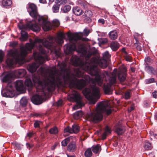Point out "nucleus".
<instances>
[{
    "mask_svg": "<svg viewBox=\"0 0 157 157\" xmlns=\"http://www.w3.org/2000/svg\"><path fill=\"white\" fill-rule=\"evenodd\" d=\"M70 60L73 65L79 67L74 68V73H71V69L66 67L67 65L65 63H58V66L59 67L62 72L58 75L56 78L52 71L48 77L42 80L35 77V79L33 78V82L38 84L44 93H45L46 91L49 92L53 91L55 89L56 83L60 86L63 82L65 83L69 82V86L71 88L81 90L89 83L91 80L88 75L86 76L84 78L85 80H79L76 78V77L83 76L85 71L91 76H95L93 82L94 84L97 83L99 86L102 85L103 78L101 77V73L98 67L99 60L97 58H92L90 61V63L84 62L81 58L74 55L72 56Z\"/></svg>",
    "mask_w": 157,
    "mask_h": 157,
    "instance_id": "1",
    "label": "nucleus"
},
{
    "mask_svg": "<svg viewBox=\"0 0 157 157\" xmlns=\"http://www.w3.org/2000/svg\"><path fill=\"white\" fill-rule=\"evenodd\" d=\"M33 47V44L27 43L25 46L21 47L20 53L17 51H10L8 53L9 56L6 60L8 66L9 67H12L15 64L22 63L27 54L28 52L31 51Z\"/></svg>",
    "mask_w": 157,
    "mask_h": 157,
    "instance_id": "2",
    "label": "nucleus"
},
{
    "mask_svg": "<svg viewBox=\"0 0 157 157\" xmlns=\"http://www.w3.org/2000/svg\"><path fill=\"white\" fill-rule=\"evenodd\" d=\"M111 112L112 110L109 108L108 105L105 102H101L98 104L95 111L88 115L87 119L94 123H97L102 120V113H105L109 115Z\"/></svg>",
    "mask_w": 157,
    "mask_h": 157,
    "instance_id": "3",
    "label": "nucleus"
},
{
    "mask_svg": "<svg viewBox=\"0 0 157 157\" xmlns=\"http://www.w3.org/2000/svg\"><path fill=\"white\" fill-rule=\"evenodd\" d=\"M30 15L37 20L39 24L41 26L45 31H48L52 29L51 23L47 18L40 16L38 13L36 6L33 3L29 4L27 8Z\"/></svg>",
    "mask_w": 157,
    "mask_h": 157,
    "instance_id": "4",
    "label": "nucleus"
},
{
    "mask_svg": "<svg viewBox=\"0 0 157 157\" xmlns=\"http://www.w3.org/2000/svg\"><path fill=\"white\" fill-rule=\"evenodd\" d=\"M67 35L70 42L72 44L66 46L64 52L67 55L71 54L74 52L77 47L81 48L82 44H79L78 41L82 39V36L77 33H72L70 32L67 33Z\"/></svg>",
    "mask_w": 157,
    "mask_h": 157,
    "instance_id": "5",
    "label": "nucleus"
},
{
    "mask_svg": "<svg viewBox=\"0 0 157 157\" xmlns=\"http://www.w3.org/2000/svg\"><path fill=\"white\" fill-rule=\"evenodd\" d=\"M86 98L90 101L91 104H94L100 98V90L99 88L94 86L92 88V91L90 89L86 88L82 91Z\"/></svg>",
    "mask_w": 157,
    "mask_h": 157,
    "instance_id": "6",
    "label": "nucleus"
},
{
    "mask_svg": "<svg viewBox=\"0 0 157 157\" xmlns=\"http://www.w3.org/2000/svg\"><path fill=\"white\" fill-rule=\"evenodd\" d=\"M65 37V35L63 33L60 32L58 34V36L55 37L53 36L49 37L48 40L53 44V46H54L56 48L59 49V56L56 55V56L58 58L60 56L61 53L60 52V48L59 46L61 45L63 42V39Z\"/></svg>",
    "mask_w": 157,
    "mask_h": 157,
    "instance_id": "7",
    "label": "nucleus"
},
{
    "mask_svg": "<svg viewBox=\"0 0 157 157\" xmlns=\"http://www.w3.org/2000/svg\"><path fill=\"white\" fill-rule=\"evenodd\" d=\"M70 97L71 101L75 102L77 104L73 107L75 109L84 106V105L82 102V98L78 92L73 90L70 95Z\"/></svg>",
    "mask_w": 157,
    "mask_h": 157,
    "instance_id": "8",
    "label": "nucleus"
},
{
    "mask_svg": "<svg viewBox=\"0 0 157 157\" xmlns=\"http://www.w3.org/2000/svg\"><path fill=\"white\" fill-rule=\"evenodd\" d=\"M48 38L49 37L47 40L45 39H36L35 41L36 43H42L44 46L50 50L52 52H54L55 55L59 56V49L56 48L55 47L53 46V44H52L51 42L49 40Z\"/></svg>",
    "mask_w": 157,
    "mask_h": 157,
    "instance_id": "9",
    "label": "nucleus"
},
{
    "mask_svg": "<svg viewBox=\"0 0 157 157\" xmlns=\"http://www.w3.org/2000/svg\"><path fill=\"white\" fill-rule=\"evenodd\" d=\"M2 95L4 97L12 98L14 96V90L12 85H8L6 88L1 92Z\"/></svg>",
    "mask_w": 157,
    "mask_h": 157,
    "instance_id": "10",
    "label": "nucleus"
},
{
    "mask_svg": "<svg viewBox=\"0 0 157 157\" xmlns=\"http://www.w3.org/2000/svg\"><path fill=\"white\" fill-rule=\"evenodd\" d=\"M80 45H81V46L80 48V51L81 53H82L83 56L85 57L86 60V61L87 62V61L89 59L92 55H94L96 53V52H91L89 51H87L84 48L82 44Z\"/></svg>",
    "mask_w": 157,
    "mask_h": 157,
    "instance_id": "11",
    "label": "nucleus"
},
{
    "mask_svg": "<svg viewBox=\"0 0 157 157\" xmlns=\"http://www.w3.org/2000/svg\"><path fill=\"white\" fill-rule=\"evenodd\" d=\"M79 131V128L78 126L76 124H74L71 128L67 126L64 129V132H69L70 133H77Z\"/></svg>",
    "mask_w": 157,
    "mask_h": 157,
    "instance_id": "12",
    "label": "nucleus"
},
{
    "mask_svg": "<svg viewBox=\"0 0 157 157\" xmlns=\"http://www.w3.org/2000/svg\"><path fill=\"white\" fill-rule=\"evenodd\" d=\"M43 100L42 96L38 94L33 95L31 98V101L36 105H39L42 103Z\"/></svg>",
    "mask_w": 157,
    "mask_h": 157,
    "instance_id": "13",
    "label": "nucleus"
},
{
    "mask_svg": "<svg viewBox=\"0 0 157 157\" xmlns=\"http://www.w3.org/2000/svg\"><path fill=\"white\" fill-rule=\"evenodd\" d=\"M115 132L118 135H122L125 132L124 127L119 123L117 124L115 126Z\"/></svg>",
    "mask_w": 157,
    "mask_h": 157,
    "instance_id": "14",
    "label": "nucleus"
},
{
    "mask_svg": "<svg viewBox=\"0 0 157 157\" xmlns=\"http://www.w3.org/2000/svg\"><path fill=\"white\" fill-rule=\"evenodd\" d=\"M33 56L35 59L38 61L40 63H43L45 60V58L40 55V54L37 52L33 53Z\"/></svg>",
    "mask_w": 157,
    "mask_h": 157,
    "instance_id": "15",
    "label": "nucleus"
},
{
    "mask_svg": "<svg viewBox=\"0 0 157 157\" xmlns=\"http://www.w3.org/2000/svg\"><path fill=\"white\" fill-rule=\"evenodd\" d=\"M15 87L17 91L22 92L24 91V86L23 82L21 80H17L16 82Z\"/></svg>",
    "mask_w": 157,
    "mask_h": 157,
    "instance_id": "16",
    "label": "nucleus"
},
{
    "mask_svg": "<svg viewBox=\"0 0 157 157\" xmlns=\"http://www.w3.org/2000/svg\"><path fill=\"white\" fill-rule=\"evenodd\" d=\"M103 89L104 93L106 94H110L112 93L111 86L109 83H105L103 85Z\"/></svg>",
    "mask_w": 157,
    "mask_h": 157,
    "instance_id": "17",
    "label": "nucleus"
},
{
    "mask_svg": "<svg viewBox=\"0 0 157 157\" xmlns=\"http://www.w3.org/2000/svg\"><path fill=\"white\" fill-rule=\"evenodd\" d=\"M14 75L12 73H8L6 74L3 77L2 79L3 82H9L14 78Z\"/></svg>",
    "mask_w": 157,
    "mask_h": 157,
    "instance_id": "18",
    "label": "nucleus"
},
{
    "mask_svg": "<svg viewBox=\"0 0 157 157\" xmlns=\"http://www.w3.org/2000/svg\"><path fill=\"white\" fill-rule=\"evenodd\" d=\"M67 150L69 151L74 152L77 150V146L75 143L72 142L70 143L67 146Z\"/></svg>",
    "mask_w": 157,
    "mask_h": 157,
    "instance_id": "19",
    "label": "nucleus"
},
{
    "mask_svg": "<svg viewBox=\"0 0 157 157\" xmlns=\"http://www.w3.org/2000/svg\"><path fill=\"white\" fill-rule=\"evenodd\" d=\"M38 67V64L35 63H33L29 65L28 69L29 71L31 73H33L36 71Z\"/></svg>",
    "mask_w": 157,
    "mask_h": 157,
    "instance_id": "20",
    "label": "nucleus"
},
{
    "mask_svg": "<svg viewBox=\"0 0 157 157\" xmlns=\"http://www.w3.org/2000/svg\"><path fill=\"white\" fill-rule=\"evenodd\" d=\"M93 152L95 154H99L101 150V146L99 144L93 145L91 148Z\"/></svg>",
    "mask_w": 157,
    "mask_h": 157,
    "instance_id": "21",
    "label": "nucleus"
},
{
    "mask_svg": "<svg viewBox=\"0 0 157 157\" xmlns=\"http://www.w3.org/2000/svg\"><path fill=\"white\" fill-rule=\"evenodd\" d=\"M110 46L113 51H116L119 48L120 45L117 42L114 41L111 42Z\"/></svg>",
    "mask_w": 157,
    "mask_h": 157,
    "instance_id": "22",
    "label": "nucleus"
},
{
    "mask_svg": "<svg viewBox=\"0 0 157 157\" xmlns=\"http://www.w3.org/2000/svg\"><path fill=\"white\" fill-rule=\"evenodd\" d=\"M73 12L76 15L79 16L82 14L83 12L79 7H75L73 9Z\"/></svg>",
    "mask_w": 157,
    "mask_h": 157,
    "instance_id": "23",
    "label": "nucleus"
},
{
    "mask_svg": "<svg viewBox=\"0 0 157 157\" xmlns=\"http://www.w3.org/2000/svg\"><path fill=\"white\" fill-rule=\"evenodd\" d=\"M104 130V132L103 133L102 135V138L103 140L105 139L106 138L107 135L110 133L111 132L110 129L108 126H106L105 127Z\"/></svg>",
    "mask_w": 157,
    "mask_h": 157,
    "instance_id": "24",
    "label": "nucleus"
},
{
    "mask_svg": "<svg viewBox=\"0 0 157 157\" xmlns=\"http://www.w3.org/2000/svg\"><path fill=\"white\" fill-rule=\"evenodd\" d=\"M29 26V28L32 29L33 31L36 32L40 30V27L36 23L34 24L30 22V23Z\"/></svg>",
    "mask_w": 157,
    "mask_h": 157,
    "instance_id": "25",
    "label": "nucleus"
},
{
    "mask_svg": "<svg viewBox=\"0 0 157 157\" xmlns=\"http://www.w3.org/2000/svg\"><path fill=\"white\" fill-rule=\"evenodd\" d=\"M110 38L112 40L116 39L118 36V34L116 30H113L110 32L109 33Z\"/></svg>",
    "mask_w": 157,
    "mask_h": 157,
    "instance_id": "26",
    "label": "nucleus"
},
{
    "mask_svg": "<svg viewBox=\"0 0 157 157\" xmlns=\"http://www.w3.org/2000/svg\"><path fill=\"white\" fill-rule=\"evenodd\" d=\"M21 37L20 38V40L21 41L26 40L28 38V36L27 32L23 30H21Z\"/></svg>",
    "mask_w": 157,
    "mask_h": 157,
    "instance_id": "27",
    "label": "nucleus"
},
{
    "mask_svg": "<svg viewBox=\"0 0 157 157\" xmlns=\"http://www.w3.org/2000/svg\"><path fill=\"white\" fill-rule=\"evenodd\" d=\"M26 73V71L24 69H20L17 71V73L20 78H22L25 76Z\"/></svg>",
    "mask_w": 157,
    "mask_h": 157,
    "instance_id": "28",
    "label": "nucleus"
},
{
    "mask_svg": "<svg viewBox=\"0 0 157 157\" xmlns=\"http://www.w3.org/2000/svg\"><path fill=\"white\" fill-rule=\"evenodd\" d=\"M144 146L145 149L146 150H151L153 147L151 144L147 140L144 142Z\"/></svg>",
    "mask_w": 157,
    "mask_h": 157,
    "instance_id": "29",
    "label": "nucleus"
},
{
    "mask_svg": "<svg viewBox=\"0 0 157 157\" xmlns=\"http://www.w3.org/2000/svg\"><path fill=\"white\" fill-rule=\"evenodd\" d=\"M98 65L102 68H106L108 66L107 62L105 60H99Z\"/></svg>",
    "mask_w": 157,
    "mask_h": 157,
    "instance_id": "30",
    "label": "nucleus"
},
{
    "mask_svg": "<svg viewBox=\"0 0 157 157\" xmlns=\"http://www.w3.org/2000/svg\"><path fill=\"white\" fill-rule=\"evenodd\" d=\"M11 0H2V3L4 7L7 8L8 6H10L12 4Z\"/></svg>",
    "mask_w": 157,
    "mask_h": 157,
    "instance_id": "31",
    "label": "nucleus"
},
{
    "mask_svg": "<svg viewBox=\"0 0 157 157\" xmlns=\"http://www.w3.org/2000/svg\"><path fill=\"white\" fill-rule=\"evenodd\" d=\"M25 85L27 87L30 88L28 90L29 91L31 90L33 86V84L31 79L27 78L25 80Z\"/></svg>",
    "mask_w": 157,
    "mask_h": 157,
    "instance_id": "32",
    "label": "nucleus"
},
{
    "mask_svg": "<svg viewBox=\"0 0 157 157\" xmlns=\"http://www.w3.org/2000/svg\"><path fill=\"white\" fill-rule=\"evenodd\" d=\"M146 69L148 71H150L151 73L155 75L157 74V71L155 70L152 67L149 66H146L145 67Z\"/></svg>",
    "mask_w": 157,
    "mask_h": 157,
    "instance_id": "33",
    "label": "nucleus"
},
{
    "mask_svg": "<svg viewBox=\"0 0 157 157\" xmlns=\"http://www.w3.org/2000/svg\"><path fill=\"white\" fill-rule=\"evenodd\" d=\"M92 155V153L91 148H87L85 151L84 155L86 157H91Z\"/></svg>",
    "mask_w": 157,
    "mask_h": 157,
    "instance_id": "34",
    "label": "nucleus"
},
{
    "mask_svg": "<svg viewBox=\"0 0 157 157\" xmlns=\"http://www.w3.org/2000/svg\"><path fill=\"white\" fill-rule=\"evenodd\" d=\"M20 104L23 107H25L27 105L28 101L25 97H23L20 100Z\"/></svg>",
    "mask_w": 157,
    "mask_h": 157,
    "instance_id": "35",
    "label": "nucleus"
},
{
    "mask_svg": "<svg viewBox=\"0 0 157 157\" xmlns=\"http://www.w3.org/2000/svg\"><path fill=\"white\" fill-rule=\"evenodd\" d=\"M118 77L119 80L121 82H124L126 79V75L123 73H118Z\"/></svg>",
    "mask_w": 157,
    "mask_h": 157,
    "instance_id": "36",
    "label": "nucleus"
},
{
    "mask_svg": "<svg viewBox=\"0 0 157 157\" xmlns=\"http://www.w3.org/2000/svg\"><path fill=\"white\" fill-rule=\"evenodd\" d=\"M92 14L91 11L89 10H87L85 11L84 14L83 15V17H88L90 18L92 17Z\"/></svg>",
    "mask_w": 157,
    "mask_h": 157,
    "instance_id": "37",
    "label": "nucleus"
},
{
    "mask_svg": "<svg viewBox=\"0 0 157 157\" xmlns=\"http://www.w3.org/2000/svg\"><path fill=\"white\" fill-rule=\"evenodd\" d=\"M82 112L81 111H78L74 113L73 117L75 119H78L82 116Z\"/></svg>",
    "mask_w": 157,
    "mask_h": 157,
    "instance_id": "38",
    "label": "nucleus"
},
{
    "mask_svg": "<svg viewBox=\"0 0 157 157\" xmlns=\"http://www.w3.org/2000/svg\"><path fill=\"white\" fill-rule=\"evenodd\" d=\"M58 128L56 127L51 128L49 130V132L51 134H56L58 133Z\"/></svg>",
    "mask_w": 157,
    "mask_h": 157,
    "instance_id": "39",
    "label": "nucleus"
},
{
    "mask_svg": "<svg viewBox=\"0 0 157 157\" xmlns=\"http://www.w3.org/2000/svg\"><path fill=\"white\" fill-rule=\"evenodd\" d=\"M79 3L80 5L83 9H86L88 8L89 5L86 2L83 1H80Z\"/></svg>",
    "mask_w": 157,
    "mask_h": 157,
    "instance_id": "40",
    "label": "nucleus"
},
{
    "mask_svg": "<svg viewBox=\"0 0 157 157\" xmlns=\"http://www.w3.org/2000/svg\"><path fill=\"white\" fill-rule=\"evenodd\" d=\"M38 48L40 53L42 54H45L46 53V51L44 49V47L42 45L39 44Z\"/></svg>",
    "mask_w": 157,
    "mask_h": 157,
    "instance_id": "41",
    "label": "nucleus"
},
{
    "mask_svg": "<svg viewBox=\"0 0 157 157\" xmlns=\"http://www.w3.org/2000/svg\"><path fill=\"white\" fill-rule=\"evenodd\" d=\"M60 5L59 4L57 3L56 4L54 5L52 8V10L53 13H57L58 12Z\"/></svg>",
    "mask_w": 157,
    "mask_h": 157,
    "instance_id": "42",
    "label": "nucleus"
},
{
    "mask_svg": "<svg viewBox=\"0 0 157 157\" xmlns=\"http://www.w3.org/2000/svg\"><path fill=\"white\" fill-rule=\"evenodd\" d=\"M30 23H27L26 25H18V27L20 29L22 30H25L27 29L28 28H29Z\"/></svg>",
    "mask_w": 157,
    "mask_h": 157,
    "instance_id": "43",
    "label": "nucleus"
},
{
    "mask_svg": "<svg viewBox=\"0 0 157 157\" xmlns=\"http://www.w3.org/2000/svg\"><path fill=\"white\" fill-rule=\"evenodd\" d=\"M149 134L150 135V138L151 140L155 139H157V134L155 133L153 131H151L149 132Z\"/></svg>",
    "mask_w": 157,
    "mask_h": 157,
    "instance_id": "44",
    "label": "nucleus"
},
{
    "mask_svg": "<svg viewBox=\"0 0 157 157\" xmlns=\"http://www.w3.org/2000/svg\"><path fill=\"white\" fill-rule=\"evenodd\" d=\"M98 40L99 44H104L108 42V40L106 38H99Z\"/></svg>",
    "mask_w": 157,
    "mask_h": 157,
    "instance_id": "45",
    "label": "nucleus"
},
{
    "mask_svg": "<svg viewBox=\"0 0 157 157\" xmlns=\"http://www.w3.org/2000/svg\"><path fill=\"white\" fill-rule=\"evenodd\" d=\"M71 7L69 5L65 6L63 8L61 9L62 10L64 13H67L71 9Z\"/></svg>",
    "mask_w": 157,
    "mask_h": 157,
    "instance_id": "46",
    "label": "nucleus"
},
{
    "mask_svg": "<svg viewBox=\"0 0 157 157\" xmlns=\"http://www.w3.org/2000/svg\"><path fill=\"white\" fill-rule=\"evenodd\" d=\"M131 93L129 91H126L124 94V98L126 99H129L131 96Z\"/></svg>",
    "mask_w": 157,
    "mask_h": 157,
    "instance_id": "47",
    "label": "nucleus"
},
{
    "mask_svg": "<svg viewBox=\"0 0 157 157\" xmlns=\"http://www.w3.org/2000/svg\"><path fill=\"white\" fill-rule=\"evenodd\" d=\"M5 56L4 52L2 50H0V63H1L4 60Z\"/></svg>",
    "mask_w": 157,
    "mask_h": 157,
    "instance_id": "48",
    "label": "nucleus"
},
{
    "mask_svg": "<svg viewBox=\"0 0 157 157\" xmlns=\"http://www.w3.org/2000/svg\"><path fill=\"white\" fill-rule=\"evenodd\" d=\"M70 141L69 138H67L62 141L61 142L62 145L63 146H66L68 143Z\"/></svg>",
    "mask_w": 157,
    "mask_h": 157,
    "instance_id": "49",
    "label": "nucleus"
},
{
    "mask_svg": "<svg viewBox=\"0 0 157 157\" xmlns=\"http://www.w3.org/2000/svg\"><path fill=\"white\" fill-rule=\"evenodd\" d=\"M145 83L146 84H148L156 82L155 79L154 78H151L147 79H146L145 81Z\"/></svg>",
    "mask_w": 157,
    "mask_h": 157,
    "instance_id": "50",
    "label": "nucleus"
},
{
    "mask_svg": "<svg viewBox=\"0 0 157 157\" xmlns=\"http://www.w3.org/2000/svg\"><path fill=\"white\" fill-rule=\"evenodd\" d=\"M137 50L141 51L142 50V47L141 46V44L139 42H136L134 44Z\"/></svg>",
    "mask_w": 157,
    "mask_h": 157,
    "instance_id": "51",
    "label": "nucleus"
},
{
    "mask_svg": "<svg viewBox=\"0 0 157 157\" xmlns=\"http://www.w3.org/2000/svg\"><path fill=\"white\" fill-rule=\"evenodd\" d=\"M57 3L59 5L64 4L66 3L67 2V0H56Z\"/></svg>",
    "mask_w": 157,
    "mask_h": 157,
    "instance_id": "52",
    "label": "nucleus"
},
{
    "mask_svg": "<svg viewBox=\"0 0 157 157\" xmlns=\"http://www.w3.org/2000/svg\"><path fill=\"white\" fill-rule=\"evenodd\" d=\"M109 84L111 85V86L114 83H115L116 82V78L115 77H113L109 80Z\"/></svg>",
    "mask_w": 157,
    "mask_h": 157,
    "instance_id": "53",
    "label": "nucleus"
},
{
    "mask_svg": "<svg viewBox=\"0 0 157 157\" xmlns=\"http://www.w3.org/2000/svg\"><path fill=\"white\" fill-rule=\"evenodd\" d=\"M17 44L18 43L16 41H13L10 43V46L13 48L16 47Z\"/></svg>",
    "mask_w": 157,
    "mask_h": 157,
    "instance_id": "54",
    "label": "nucleus"
},
{
    "mask_svg": "<svg viewBox=\"0 0 157 157\" xmlns=\"http://www.w3.org/2000/svg\"><path fill=\"white\" fill-rule=\"evenodd\" d=\"M84 35L86 36H87L90 33V31L89 29L87 28H85L84 30Z\"/></svg>",
    "mask_w": 157,
    "mask_h": 157,
    "instance_id": "55",
    "label": "nucleus"
},
{
    "mask_svg": "<svg viewBox=\"0 0 157 157\" xmlns=\"http://www.w3.org/2000/svg\"><path fill=\"white\" fill-rule=\"evenodd\" d=\"M109 53L107 51L105 52L103 54V57L104 58H108L109 57Z\"/></svg>",
    "mask_w": 157,
    "mask_h": 157,
    "instance_id": "56",
    "label": "nucleus"
},
{
    "mask_svg": "<svg viewBox=\"0 0 157 157\" xmlns=\"http://www.w3.org/2000/svg\"><path fill=\"white\" fill-rule=\"evenodd\" d=\"M34 126L36 128L39 127L40 121H36L34 124Z\"/></svg>",
    "mask_w": 157,
    "mask_h": 157,
    "instance_id": "57",
    "label": "nucleus"
},
{
    "mask_svg": "<svg viewBox=\"0 0 157 157\" xmlns=\"http://www.w3.org/2000/svg\"><path fill=\"white\" fill-rule=\"evenodd\" d=\"M124 58L126 61L128 62L131 61L132 59V57L128 55L125 57Z\"/></svg>",
    "mask_w": 157,
    "mask_h": 157,
    "instance_id": "58",
    "label": "nucleus"
},
{
    "mask_svg": "<svg viewBox=\"0 0 157 157\" xmlns=\"http://www.w3.org/2000/svg\"><path fill=\"white\" fill-rule=\"evenodd\" d=\"M153 96L155 98H157V91H155L152 93Z\"/></svg>",
    "mask_w": 157,
    "mask_h": 157,
    "instance_id": "59",
    "label": "nucleus"
},
{
    "mask_svg": "<svg viewBox=\"0 0 157 157\" xmlns=\"http://www.w3.org/2000/svg\"><path fill=\"white\" fill-rule=\"evenodd\" d=\"M146 62L147 63H150L151 61V59L149 57H148L147 58L145 59Z\"/></svg>",
    "mask_w": 157,
    "mask_h": 157,
    "instance_id": "60",
    "label": "nucleus"
},
{
    "mask_svg": "<svg viewBox=\"0 0 157 157\" xmlns=\"http://www.w3.org/2000/svg\"><path fill=\"white\" fill-rule=\"evenodd\" d=\"M98 22L99 23H101L102 24L105 23V21L103 19H100L98 20Z\"/></svg>",
    "mask_w": 157,
    "mask_h": 157,
    "instance_id": "61",
    "label": "nucleus"
},
{
    "mask_svg": "<svg viewBox=\"0 0 157 157\" xmlns=\"http://www.w3.org/2000/svg\"><path fill=\"white\" fill-rule=\"evenodd\" d=\"M134 109V108L132 106H131L130 108L128 109V111L129 112H130L132 110Z\"/></svg>",
    "mask_w": 157,
    "mask_h": 157,
    "instance_id": "62",
    "label": "nucleus"
},
{
    "mask_svg": "<svg viewBox=\"0 0 157 157\" xmlns=\"http://www.w3.org/2000/svg\"><path fill=\"white\" fill-rule=\"evenodd\" d=\"M122 55L124 57H126V56H128V53L126 51L123 53H122Z\"/></svg>",
    "mask_w": 157,
    "mask_h": 157,
    "instance_id": "63",
    "label": "nucleus"
},
{
    "mask_svg": "<svg viewBox=\"0 0 157 157\" xmlns=\"http://www.w3.org/2000/svg\"><path fill=\"white\" fill-rule=\"evenodd\" d=\"M154 119L155 120L157 121V111L155 113L154 115Z\"/></svg>",
    "mask_w": 157,
    "mask_h": 157,
    "instance_id": "64",
    "label": "nucleus"
}]
</instances>
